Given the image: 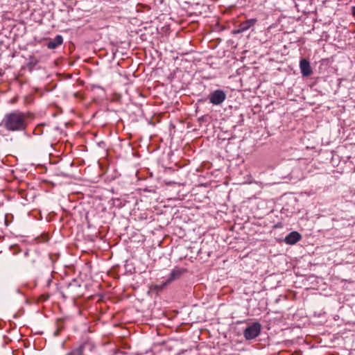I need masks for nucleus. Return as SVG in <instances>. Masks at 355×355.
<instances>
[{"label": "nucleus", "mask_w": 355, "mask_h": 355, "mask_svg": "<svg viewBox=\"0 0 355 355\" xmlns=\"http://www.w3.org/2000/svg\"><path fill=\"white\" fill-rule=\"evenodd\" d=\"M352 14L355 17V6L352 7Z\"/></svg>", "instance_id": "9d476101"}, {"label": "nucleus", "mask_w": 355, "mask_h": 355, "mask_svg": "<svg viewBox=\"0 0 355 355\" xmlns=\"http://www.w3.org/2000/svg\"><path fill=\"white\" fill-rule=\"evenodd\" d=\"M226 99V94L222 89H216L210 93L209 100L214 105H218L223 103Z\"/></svg>", "instance_id": "39448f33"}, {"label": "nucleus", "mask_w": 355, "mask_h": 355, "mask_svg": "<svg viewBox=\"0 0 355 355\" xmlns=\"http://www.w3.org/2000/svg\"><path fill=\"white\" fill-rule=\"evenodd\" d=\"M94 343L90 340L83 342L80 346L76 347L66 354V355H84L86 350L92 352L95 349Z\"/></svg>", "instance_id": "f03ea898"}, {"label": "nucleus", "mask_w": 355, "mask_h": 355, "mask_svg": "<svg viewBox=\"0 0 355 355\" xmlns=\"http://www.w3.org/2000/svg\"><path fill=\"white\" fill-rule=\"evenodd\" d=\"M257 19L256 18H252L248 19L245 21H243L240 23V24L238 26V28L234 31L235 33H241L244 31H246L247 30L250 29L251 27L254 26V24L257 23Z\"/></svg>", "instance_id": "423d86ee"}, {"label": "nucleus", "mask_w": 355, "mask_h": 355, "mask_svg": "<svg viewBox=\"0 0 355 355\" xmlns=\"http://www.w3.org/2000/svg\"><path fill=\"white\" fill-rule=\"evenodd\" d=\"M63 42V38L61 35H58L55 37L54 39L49 41L47 43V47L49 49H54L57 48L58 46L61 45Z\"/></svg>", "instance_id": "1a4fd4ad"}, {"label": "nucleus", "mask_w": 355, "mask_h": 355, "mask_svg": "<svg viewBox=\"0 0 355 355\" xmlns=\"http://www.w3.org/2000/svg\"><path fill=\"white\" fill-rule=\"evenodd\" d=\"M302 239V236L297 232H292L289 233L284 239V242L286 244L293 245L298 242Z\"/></svg>", "instance_id": "0eeeda50"}, {"label": "nucleus", "mask_w": 355, "mask_h": 355, "mask_svg": "<svg viewBox=\"0 0 355 355\" xmlns=\"http://www.w3.org/2000/svg\"><path fill=\"white\" fill-rule=\"evenodd\" d=\"M261 329V326L259 322H254L244 330V337L246 340L254 339L259 335Z\"/></svg>", "instance_id": "7ed1b4c3"}, {"label": "nucleus", "mask_w": 355, "mask_h": 355, "mask_svg": "<svg viewBox=\"0 0 355 355\" xmlns=\"http://www.w3.org/2000/svg\"><path fill=\"white\" fill-rule=\"evenodd\" d=\"M300 68L303 76H309L311 74L312 71L309 62L306 59H302L300 62Z\"/></svg>", "instance_id": "6e6552de"}, {"label": "nucleus", "mask_w": 355, "mask_h": 355, "mask_svg": "<svg viewBox=\"0 0 355 355\" xmlns=\"http://www.w3.org/2000/svg\"><path fill=\"white\" fill-rule=\"evenodd\" d=\"M0 125L9 132L24 131L28 125L27 114L19 110L8 112L2 119Z\"/></svg>", "instance_id": "f257e3e1"}, {"label": "nucleus", "mask_w": 355, "mask_h": 355, "mask_svg": "<svg viewBox=\"0 0 355 355\" xmlns=\"http://www.w3.org/2000/svg\"><path fill=\"white\" fill-rule=\"evenodd\" d=\"M183 272H184V270H182V269H180V268L173 269L171 271L168 279L166 282L162 283L161 284L155 285L154 289L157 291H162L165 286H166L171 282L180 278Z\"/></svg>", "instance_id": "20e7f679"}, {"label": "nucleus", "mask_w": 355, "mask_h": 355, "mask_svg": "<svg viewBox=\"0 0 355 355\" xmlns=\"http://www.w3.org/2000/svg\"><path fill=\"white\" fill-rule=\"evenodd\" d=\"M73 282L76 283V279H73Z\"/></svg>", "instance_id": "f8f14e48"}, {"label": "nucleus", "mask_w": 355, "mask_h": 355, "mask_svg": "<svg viewBox=\"0 0 355 355\" xmlns=\"http://www.w3.org/2000/svg\"><path fill=\"white\" fill-rule=\"evenodd\" d=\"M58 334H59V331H58V330H57L56 331H55L54 335H55V336H58Z\"/></svg>", "instance_id": "9b49d317"}]
</instances>
